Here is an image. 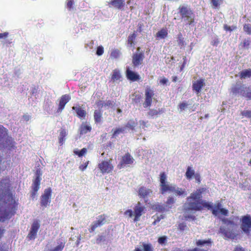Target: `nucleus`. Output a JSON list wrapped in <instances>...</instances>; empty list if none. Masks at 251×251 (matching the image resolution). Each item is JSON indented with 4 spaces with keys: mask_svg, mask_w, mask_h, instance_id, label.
Masks as SVG:
<instances>
[{
    "mask_svg": "<svg viewBox=\"0 0 251 251\" xmlns=\"http://www.w3.org/2000/svg\"><path fill=\"white\" fill-rule=\"evenodd\" d=\"M138 196L144 200L145 201L147 202L148 201V198L152 195V191L146 187L142 186L140 187L138 190Z\"/></svg>",
    "mask_w": 251,
    "mask_h": 251,
    "instance_id": "5",
    "label": "nucleus"
},
{
    "mask_svg": "<svg viewBox=\"0 0 251 251\" xmlns=\"http://www.w3.org/2000/svg\"><path fill=\"white\" fill-rule=\"evenodd\" d=\"M174 202L175 200L174 198H173L172 197H170L168 198L166 202L167 205L169 206L168 209L171 207L170 205H172Z\"/></svg>",
    "mask_w": 251,
    "mask_h": 251,
    "instance_id": "50",
    "label": "nucleus"
},
{
    "mask_svg": "<svg viewBox=\"0 0 251 251\" xmlns=\"http://www.w3.org/2000/svg\"><path fill=\"white\" fill-rule=\"evenodd\" d=\"M234 251H245V250L242 247L238 246L235 248Z\"/></svg>",
    "mask_w": 251,
    "mask_h": 251,
    "instance_id": "64",
    "label": "nucleus"
},
{
    "mask_svg": "<svg viewBox=\"0 0 251 251\" xmlns=\"http://www.w3.org/2000/svg\"><path fill=\"white\" fill-rule=\"evenodd\" d=\"M65 242L63 240L57 241L56 245L52 249H49L48 251H62L65 247Z\"/></svg>",
    "mask_w": 251,
    "mask_h": 251,
    "instance_id": "24",
    "label": "nucleus"
},
{
    "mask_svg": "<svg viewBox=\"0 0 251 251\" xmlns=\"http://www.w3.org/2000/svg\"><path fill=\"white\" fill-rule=\"evenodd\" d=\"M136 37V35L134 33H132V34L130 35L128 37V44L130 45L131 47L133 46L134 45V40H135Z\"/></svg>",
    "mask_w": 251,
    "mask_h": 251,
    "instance_id": "40",
    "label": "nucleus"
},
{
    "mask_svg": "<svg viewBox=\"0 0 251 251\" xmlns=\"http://www.w3.org/2000/svg\"><path fill=\"white\" fill-rule=\"evenodd\" d=\"M71 97L68 95H63L60 100L57 112L59 113L64 109L66 104L70 100Z\"/></svg>",
    "mask_w": 251,
    "mask_h": 251,
    "instance_id": "19",
    "label": "nucleus"
},
{
    "mask_svg": "<svg viewBox=\"0 0 251 251\" xmlns=\"http://www.w3.org/2000/svg\"><path fill=\"white\" fill-rule=\"evenodd\" d=\"M178 228L180 231H184L188 229L186 224L182 223H180L178 225Z\"/></svg>",
    "mask_w": 251,
    "mask_h": 251,
    "instance_id": "56",
    "label": "nucleus"
},
{
    "mask_svg": "<svg viewBox=\"0 0 251 251\" xmlns=\"http://www.w3.org/2000/svg\"><path fill=\"white\" fill-rule=\"evenodd\" d=\"M121 54V52L118 49H114L112 50L110 56L113 58L117 59L119 58Z\"/></svg>",
    "mask_w": 251,
    "mask_h": 251,
    "instance_id": "38",
    "label": "nucleus"
},
{
    "mask_svg": "<svg viewBox=\"0 0 251 251\" xmlns=\"http://www.w3.org/2000/svg\"><path fill=\"white\" fill-rule=\"evenodd\" d=\"M68 134L67 131L64 128H61L60 130L59 136L58 137L59 143L60 145H62L65 141V137Z\"/></svg>",
    "mask_w": 251,
    "mask_h": 251,
    "instance_id": "26",
    "label": "nucleus"
},
{
    "mask_svg": "<svg viewBox=\"0 0 251 251\" xmlns=\"http://www.w3.org/2000/svg\"><path fill=\"white\" fill-rule=\"evenodd\" d=\"M250 44V41L249 39H245L241 43V46L245 49H248Z\"/></svg>",
    "mask_w": 251,
    "mask_h": 251,
    "instance_id": "44",
    "label": "nucleus"
},
{
    "mask_svg": "<svg viewBox=\"0 0 251 251\" xmlns=\"http://www.w3.org/2000/svg\"><path fill=\"white\" fill-rule=\"evenodd\" d=\"M7 140L6 129L0 125V146L5 148L7 147L6 143Z\"/></svg>",
    "mask_w": 251,
    "mask_h": 251,
    "instance_id": "18",
    "label": "nucleus"
},
{
    "mask_svg": "<svg viewBox=\"0 0 251 251\" xmlns=\"http://www.w3.org/2000/svg\"><path fill=\"white\" fill-rule=\"evenodd\" d=\"M9 35L8 32H5L3 33H0V39L6 38Z\"/></svg>",
    "mask_w": 251,
    "mask_h": 251,
    "instance_id": "60",
    "label": "nucleus"
},
{
    "mask_svg": "<svg viewBox=\"0 0 251 251\" xmlns=\"http://www.w3.org/2000/svg\"><path fill=\"white\" fill-rule=\"evenodd\" d=\"M222 222L224 224L220 227L219 232L221 233L225 239H235L238 235L237 231V225L233 221L227 218L222 219Z\"/></svg>",
    "mask_w": 251,
    "mask_h": 251,
    "instance_id": "3",
    "label": "nucleus"
},
{
    "mask_svg": "<svg viewBox=\"0 0 251 251\" xmlns=\"http://www.w3.org/2000/svg\"><path fill=\"white\" fill-rule=\"evenodd\" d=\"M94 41L92 40L86 44V47H89L91 49H94Z\"/></svg>",
    "mask_w": 251,
    "mask_h": 251,
    "instance_id": "63",
    "label": "nucleus"
},
{
    "mask_svg": "<svg viewBox=\"0 0 251 251\" xmlns=\"http://www.w3.org/2000/svg\"><path fill=\"white\" fill-rule=\"evenodd\" d=\"M204 85V81L202 79L198 80L193 84V88L197 93L201 91V88Z\"/></svg>",
    "mask_w": 251,
    "mask_h": 251,
    "instance_id": "22",
    "label": "nucleus"
},
{
    "mask_svg": "<svg viewBox=\"0 0 251 251\" xmlns=\"http://www.w3.org/2000/svg\"><path fill=\"white\" fill-rule=\"evenodd\" d=\"M134 161V158L129 153H126L124 156H123L118 167L120 168H124L126 165H129L133 164Z\"/></svg>",
    "mask_w": 251,
    "mask_h": 251,
    "instance_id": "13",
    "label": "nucleus"
},
{
    "mask_svg": "<svg viewBox=\"0 0 251 251\" xmlns=\"http://www.w3.org/2000/svg\"><path fill=\"white\" fill-rule=\"evenodd\" d=\"M102 113L100 110H96L94 112V119L96 123H100L101 120Z\"/></svg>",
    "mask_w": 251,
    "mask_h": 251,
    "instance_id": "32",
    "label": "nucleus"
},
{
    "mask_svg": "<svg viewBox=\"0 0 251 251\" xmlns=\"http://www.w3.org/2000/svg\"><path fill=\"white\" fill-rule=\"evenodd\" d=\"M161 111H162V110H157L156 109H151L150 110V111L148 112V115L151 116H153L155 115H157Z\"/></svg>",
    "mask_w": 251,
    "mask_h": 251,
    "instance_id": "49",
    "label": "nucleus"
},
{
    "mask_svg": "<svg viewBox=\"0 0 251 251\" xmlns=\"http://www.w3.org/2000/svg\"><path fill=\"white\" fill-rule=\"evenodd\" d=\"M126 0H111L108 2V6L118 10L123 9L125 5Z\"/></svg>",
    "mask_w": 251,
    "mask_h": 251,
    "instance_id": "11",
    "label": "nucleus"
},
{
    "mask_svg": "<svg viewBox=\"0 0 251 251\" xmlns=\"http://www.w3.org/2000/svg\"><path fill=\"white\" fill-rule=\"evenodd\" d=\"M106 241V238L104 236L98 235V238L96 239V243L98 244H100L101 243H104Z\"/></svg>",
    "mask_w": 251,
    "mask_h": 251,
    "instance_id": "45",
    "label": "nucleus"
},
{
    "mask_svg": "<svg viewBox=\"0 0 251 251\" xmlns=\"http://www.w3.org/2000/svg\"><path fill=\"white\" fill-rule=\"evenodd\" d=\"M224 28L226 31H232L235 30L237 28V27L234 25L230 26L227 25H225L224 26Z\"/></svg>",
    "mask_w": 251,
    "mask_h": 251,
    "instance_id": "48",
    "label": "nucleus"
},
{
    "mask_svg": "<svg viewBox=\"0 0 251 251\" xmlns=\"http://www.w3.org/2000/svg\"><path fill=\"white\" fill-rule=\"evenodd\" d=\"M167 30L166 29L163 28L157 33L156 37L159 39H164L167 36Z\"/></svg>",
    "mask_w": 251,
    "mask_h": 251,
    "instance_id": "33",
    "label": "nucleus"
},
{
    "mask_svg": "<svg viewBox=\"0 0 251 251\" xmlns=\"http://www.w3.org/2000/svg\"><path fill=\"white\" fill-rule=\"evenodd\" d=\"M223 1V0H210L211 5L213 8H218Z\"/></svg>",
    "mask_w": 251,
    "mask_h": 251,
    "instance_id": "39",
    "label": "nucleus"
},
{
    "mask_svg": "<svg viewBox=\"0 0 251 251\" xmlns=\"http://www.w3.org/2000/svg\"><path fill=\"white\" fill-rule=\"evenodd\" d=\"M148 123V121H145L143 120L139 121L140 126L142 128H145V127H147L149 126V124Z\"/></svg>",
    "mask_w": 251,
    "mask_h": 251,
    "instance_id": "54",
    "label": "nucleus"
},
{
    "mask_svg": "<svg viewBox=\"0 0 251 251\" xmlns=\"http://www.w3.org/2000/svg\"><path fill=\"white\" fill-rule=\"evenodd\" d=\"M206 190L205 188H201L191 194L187 198V201L184 204V210L186 211L194 210L200 211L203 207L212 209L213 215L217 216L219 210L212 205V203H209L205 200L201 199L202 194Z\"/></svg>",
    "mask_w": 251,
    "mask_h": 251,
    "instance_id": "2",
    "label": "nucleus"
},
{
    "mask_svg": "<svg viewBox=\"0 0 251 251\" xmlns=\"http://www.w3.org/2000/svg\"><path fill=\"white\" fill-rule=\"evenodd\" d=\"M246 86L245 84L238 82L232 86L231 91L235 95H240L243 97L244 94V90L246 89Z\"/></svg>",
    "mask_w": 251,
    "mask_h": 251,
    "instance_id": "9",
    "label": "nucleus"
},
{
    "mask_svg": "<svg viewBox=\"0 0 251 251\" xmlns=\"http://www.w3.org/2000/svg\"><path fill=\"white\" fill-rule=\"evenodd\" d=\"M173 192L174 193L176 196H184L187 195V193L184 189H182L177 187L176 185L171 184L167 189L166 192Z\"/></svg>",
    "mask_w": 251,
    "mask_h": 251,
    "instance_id": "10",
    "label": "nucleus"
},
{
    "mask_svg": "<svg viewBox=\"0 0 251 251\" xmlns=\"http://www.w3.org/2000/svg\"><path fill=\"white\" fill-rule=\"evenodd\" d=\"M154 95L153 91L149 88L146 89L145 91V101L144 103L145 108L148 107L151 105L152 100V97Z\"/></svg>",
    "mask_w": 251,
    "mask_h": 251,
    "instance_id": "15",
    "label": "nucleus"
},
{
    "mask_svg": "<svg viewBox=\"0 0 251 251\" xmlns=\"http://www.w3.org/2000/svg\"><path fill=\"white\" fill-rule=\"evenodd\" d=\"M238 75L241 79L250 78L251 77V69L243 70L239 73Z\"/></svg>",
    "mask_w": 251,
    "mask_h": 251,
    "instance_id": "27",
    "label": "nucleus"
},
{
    "mask_svg": "<svg viewBox=\"0 0 251 251\" xmlns=\"http://www.w3.org/2000/svg\"><path fill=\"white\" fill-rule=\"evenodd\" d=\"M88 163L89 161H86V162L83 163L79 166V169L82 171H84L87 168Z\"/></svg>",
    "mask_w": 251,
    "mask_h": 251,
    "instance_id": "58",
    "label": "nucleus"
},
{
    "mask_svg": "<svg viewBox=\"0 0 251 251\" xmlns=\"http://www.w3.org/2000/svg\"><path fill=\"white\" fill-rule=\"evenodd\" d=\"M40 227L39 222L37 220H35L31 227L30 231L28 235V237L32 240L34 239L36 237L37 232Z\"/></svg>",
    "mask_w": 251,
    "mask_h": 251,
    "instance_id": "14",
    "label": "nucleus"
},
{
    "mask_svg": "<svg viewBox=\"0 0 251 251\" xmlns=\"http://www.w3.org/2000/svg\"><path fill=\"white\" fill-rule=\"evenodd\" d=\"M127 132L126 127L122 126L115 129L113 134V137H116L121 133H124Z\"/></svg>",
    "mask_w": 251,
    "mask_h": 251,
    "instance_id": "30",
    "label": "nucleus"
},
{
    "mask_svg": "<svg viewBox=\"0 0 251 251\" xmlns=\"http://www.w3.org/2000/svg\"><path fill=\"white\" fill-rule=\"evenodd\" d=\"M126 75L128 79L133 81H137L140 78V75L137 73L131 71L129 67H127L126 68Z\"/></svg>",
    "mask_w": 251,
    "mask_h": 251,
    "instance_id": "21",
    "label": "nucleus"
},
{
    "mask_svg": "<svg viewBox=\"0 0 251 251\" xmlns=\"http://www.w3.org/2000/svg\"><path fill=\"white\" fill-rule=\"evenodd\" d=\"M106 223V218L104 215H100L99 216L95 221L93 222L92 224L91 225V227L89 229V231L90 232H92L95 231V230L99 227L105 224Z\"/></svg>",
    "mask_w": 251,
    "mask_h": 251,
    "instance_id": "6",
    "label": "nucleus"
},
{
    "mask_svg": "<svg viewBox=\"0 0 251 251\" xmlns=\"http://www.w3.org/2000/svg\"><path fill=\"white\" fill-rule=\"evenodd\" d=\"M211 243L210 239L207 240H199L196 242V245L198 246H203L205 245H210Z\"/></svg>",
    "mask_w": 251,
    "mask_h": 251,
    "instance_id": "37",
    "label": "nucleus"
},
{
    "mask_svg": "<svg viewBox=\"0 0 251 251\" xmlns=\"http://www.w3.org/2000/svg\"><path fill=\"white\" fill-rule=\"evenodd\" d=\"M141 246L143 251H153V247L151 243L143 242Z\"/></svg>",
    "mask_w": 251,
    "mask_h": 251,
    "instance_id": "31",
    "label": "nucleus"
},
{
    "mask_svg": "<svg viewBox=\"0 0 251 251\" xmlns=\"http://www.w3.org/2000/svg\"><path fill=\"white\" fill-rule=\"evenodd\" d=\"M219 43V39L217 38H215L211 41V45L214 46H217Z\"/></svg>",
    "mask_w": 251,
    "mask_h": 251,
    "instance_id": "59",
    "label": "nucleus"
},
{
    "mask_svg": "<svg viewBox=\"0 0 251 251\" xmlns=\"http://www.w3.org/2000/svg\"><path fill=\"white\" fill-rule=\"evenodd\" d=\"M195 175V171L192 169L191 167L189 166L186 172V177L187 179H190L192 178L193 176Z\"/></svg>",
    "mask_w": 251,
    "mask_h": 251,
    "instance_id": "35",
    "label": "nucleus"
},
{
    "mask_svg": "<svg viewBox=\"0 0 251 251\" xmlns=\"http://www.w3.org/2000/svg\"><path fill=\"white\" fill-rule=\"evenodd\" d=\"M167 240L166 237L162 236L158 238V242L160 244H164Z\"/></svg>",
    "mask_w": 251,
    "mask_h": 251,
    "instance_id": "57",
    "label": "nucleus"
},
{
    "mask_svg": "<svg viewBox=\"0 0 251 251\" xmlns=\"http://www.w3.org/2000/svg\"><path fill=\"white\" fill-rule=\"evenodd\" d=\"M241 114L246 117L248 118H251V110H244L242 111L241 112Z\"/></svg>",
    "mask_w": 251,
    "mask_h": 251,
    "instance_id": "46",
    "label": "nucleus"
},
{
    "mask_svg": "<svg viewBox=\"0 0 251 251\" xmlns=\"http://www.w3.org/2000/svg\"><path fill=\"white\" fill-rule=\"evenodd\" d=\"M188 104L187 102H183L179 105V109H180V112L184 110L188 106Z\"/></svg>",
    "mask_w": 251,
    "mask_h": 251,
    "instance_id": "51",
    "label": "nucleus"
},
{
    "mask_svg": "<svg viewBox=\"0 0 251 251\" xmlns=\"http://www.w3.org/2000/svg\"><path fill=\"white\" fill-rule=\"evenodd\" d=\"M35 175L36 178L33 181V183H34L35 189L37 190L38 185L40 184L41 176L42 175L40 169H37L36 170Z\"/></svg>",
    "mask_w": 251,
    "mask_h": 251,
    "instance_id": "28",
    "label": "nucleus"
},
{
    "mask_svg": "<svg viewBox=\"0 0 251 251\" xmlns=\"http://www.w3.org/2000/svg\"><path fill=\"white\" fill-rule=\"evenodd\" d=\"M178 9L179 14L181 16H190L193 14L192 10L187 5H180Z\"/></svg>",
    "mask_w": 251,
    "mask_h": 251,
    "instance_id": "20",
    "label": "nucleus"
},
{
    "mask_svg": "<svg viewBox=\"0 0 251 251\" xmlns=\"http://www.w3.org/2000/svg\"><path fill=\"white\" fill-rule=\"evenodd\" d=\"M75 4V2L74 0H67L66 2V8L69 10H71L73 9V6Z\"/></svg>",
    "mask_w": 251,
    "mask_h": 251,
    "instance_id": "41",
    "label": "nucleus"
},
{
    "mask_svg": "<svg viewBox=\"0 0 251 251\" xmlns=\"http://www.w3.org/2000/svg\"><path fill=\"white\" fill-rule=\"evenodd\" d=\"M145 207L144 206L141 205V203L138 202L134 207L135 217L133 219L134 222H136L140 220V218L142 215V213L145 210Z\"/></svg>",
    "mask_w": 251,
    "mask_h": 251,
    "instance_id": "17",
    "label": "nucleus"
},
{
    "mask_svg": "<svg viewBox=\"0 0 251 251\" xmlns=\"http://www.w3.org/2000/svg\"><path fill=\"white\" fill-rule=\"evenodd\" d=\"M166 179L167 176L166 174L164 173H162L160 174V181L161 187L160 191L162 194L166 192L167 189L171 184L166 181Z\"/></svg>",
    "mask_w": 251,
    "mask_h": 251,
    "instance_id": "16",
    "label": "nucleus"
},
{
    "mask_svg": "<svg viewBox=\"0 0 251 251\" xmlns=\"http://www.w3.org/2000/svg\"><path fill=\"white\" fill-rule=\"evenodd\" d=\"M152 208L158 212H163L168 210L164 205L158 203L153 205Z\"/></svg>",
    "mask_w": 251,
    "mask_h": 251,
    "instance_id": "34",
    "label": "nucleus"
},
{
    "mask_svg": "<svg viewBox=\"0 0 251 251\" xmlns=\"http://www.w3.org/2000/svg\"><path fill=\"white\" fill-rule=\"evenodd\" d=\"M141 99V96L140 94H133L132 95V101L138 103L140 102V100Z\"/></svg>",
    "mask_w": 251,
    "mask_h": 251,
    "instance_id": "42",
    "label": "nucleus"
},
{
    "mask_svg": "<svg viewBox=\"0 0 251 251\" xmlns=\"http://www.w3.org/2000/svg\"><path fill=\"white\" fill-rule=\"evenodd\" d=\"M103 48L101 46H100L97 48L96 54L98 56H100L103 53Z\"/></svg>",
    "mask_w": 251,
    "mask_h": 251,
    "instance_id": "52",
    "label": "nucleus"
},
{
    "mask_svg": "<svg viewBox=\"0 0 251 251\" xmlns=\"http://www.w3.org/2000/svg\"><path fill=\"white\" fill-rule=\"evenodd\" d=\"M99 168L102 173H109L113 168L110 161H103L98 165Z\"/></svg>",
    "mask_w": 251,
    "mask_h": 251,
    "instance_id": "12",
    "label": "nucleus"
},
{
    "mask_svg": "<svg viewBox=\"0 0 251 251\" xmlns=\"http://www.w3.org/2000/svg\"><path fill=\"white\" fill-rule=\"evenodd\" d=\"M91 126L88 124L82 123L79 127V133L80 135L86 134L91 130Z\"/></svg>",
    "mask_w": 251,
    "mask_h": 251,
    "instance_id": "25",
    "label": "nucleus"
},
{
    "mask_svg": "<svg viewBox=\"0 0 251 251\" xmlns=\"http://www.w3.org/2000/svg\"><path fill=\"white\" fill-rule=\"evenodd\" d=\"M243 29L248 34H251V24H245L243 27Z\"/></svg>",
    "mask_w": 251,
    "mask_h": 251,
    "instance_id": "43",
    "label": "nucleus"
},
{
    "mask_svg": "<svg viewBox=\"0 0 251 251\" xmlns=\"http://www.w3.org/2000/svg\"><path fill=\"white\" fill-rule=\"evenodd\" d=\"M121 77L122 75L120 71L118 69H115L112 72L111 81L113 82H119Z\"/></svg>",
    "mask_w": 251,
    "mask_h": 251,
    "instance_id": "23",
    "label": "nucleus"
},
{
    "mask_svg": "<svg viewBox=\"0 0 251 251\" xmlns=\"http://www.w3.org/2000/svg\"><path fill=\"white\" fill-rule=\"evenodd\" d=\"M244 97L251 100V87H247L246 86V89L244 90Z\"/></svg>",
    "mask_w": 251,
    "mask_h": 251,
    "instance_id": "36",
    "label": "nucleus"
},
{
    "mask_svg": "<svg viewBox=\"0 0 251 251\" xmlns=\"http://www.w3.org/2000/svg\"><path fill=\"white\" fill-rule=\"evenodd\" d=\"M241 222V228L245 234L249 235L251 231V217L248 215L244 216Z\"/></svg>",
    "mask_w": 251,
    "mask_h": 251,
    "instance_id": "4",
    "label": "nucleus"
},
{
    "mask_svg": "<svg viewBox=\"0 0 251 251\" xmlns=\"http://www.w3.org/2000/svg\"><path fill=\"white\" fill-rule=\"evenodd\" d=\"M125 215L128 216L129 217H132L133 216V212L131 210H127L125 211Z\"/></svg>",
    "mask_w": 251,
    "mask_h": 251,
    "instance_id": "61",
    "label": "nucleus"
},
{
    "mask_svg": "<svg viewBox=\"0 0 251 251\" xmlns=\"http://www.w3.org/2000/svg\"><path fill=\"white\" fill-rule=\"evenodd\" d=\"M51 196V189L50 188L46 189L43 194L41 197V205L47 207L50 202V198Z\"/></svg>",
    "mask_w": 251,
    "mask_h": 251,
    "instance_id": "7",
    "label": "nucleus"
},
{
    "mask_svg": "<svg viewBox=\"0 0 251 251\" xmlns=\"http://www.w3.org/2000/svg\"><path fill=\"white\" fill-rule=\"evenodd\" d=\"M135 126H136V124L135 123V122L134 121H130L128 122L127 125L126 126H125L126 127V130L127 129V128H129L130 129H133L134 128V127Z\"/></svg>",
    "mask_w": 251,
    "mask_h": 251,
    "instance_id": "47",
    "label": "nucleus"
},
{
    "mask_svg": "<svg viewBox=\"0 0 251 251\" xmlns=\"http://www.w3.org/2000/svg\"><path fill=\"white\" fill-rule=\"evenodd\" d=\"M39 187H40V185H38V187H37V190H36L35 188L34 183H33V184H32V193H31V197L32 198H34L35 196H36V193H37V192L38 191V190L39 189Z\"/></svg>",
    "mask_w": 251,
    "mask_h": 251,
    "instance_id": "55",
    "label": "nucleus"
},
{
    "mask_svg": "<svg viewBox=\"0 0 251 251\" xmlns=\"http://www.w3.org/2000/svg\"><path fill=\"white\" fill-rule=\"evenodd\" d=\"M10 181L8 178L0 181V222L9 219L13 215L15 201L10 191Z\"/></svg>",
    "mask_w": 251,
    "mask_h": 251,
    "instance_id": "1",
    "label": "nucleus"
},
{
    "mask_svg": "<svg viewBox=\"0 0 251 251\" xmlns=\"http://www.w3.org/2000/svg\"><path fill=\"white\" fill-rule=\"evenodd\" d=\"M178 44L181 47L184 46L185 44L184 41H183V39L180 36H179L178 37Z\"/></svg>",
    "mask_w": 251,
    "mask_h": 251,
    "instance_id": "62",
    "label": "nucleus"
},
{
    "mask_svg": "<svg viewBox=\"0 0 251 251\" xmlns=\"http://www.w3.org/2000/svg\"><path fill=\"white\" fill-rule=\"evenodd\" d=\"M73 109L75 110L76 112L77 115L79 118H83L85 116L86 112L85 111L82 109L80 106H73Z\"/></svg>",
    "mask_w": 251,
    "mask_h": 251,
    "instance_id": "29",
    "label": "nucleus"
},
{
    "mask_svg": "<svg viewBox=\"0 0 251 251\" xmlns=\"http://www.w3.org/2000/svg\"><path fill=\"white\" fill-rule=\"evenodd\" d=\"M140 48H137V52H136L133 54L132 63L134 67H137L141 65L144 58V54L143 52H138L140 50Z\"/></svg>",
    "mask_w": 251,
    "mask_h": 251,
    "instance_id": "8",
    "label": "nucleus"
},
{
    "mask_svg": "<svg viewBox=\"0 0 251 251\" xmlns=\"http://www.w3.org/2000/svg\"><path fill=\"white\" fill-rule=\"evenodd\" d=\"M86 151L87 149L86 148H83L80 151H75V153L80 157L83 155L86 152Z\"/></svg>",
    "mask_w": 251,
    "mask_h": 251,
    "instance_id": "53",
    "label": "nucleus"
}]
</instances>
